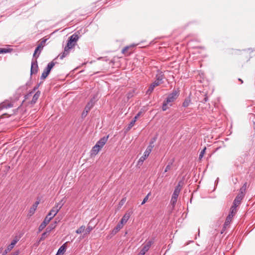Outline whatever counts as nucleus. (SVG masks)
Segmentation results:
<instances>
[{"instance_id":"nucleus-9","label":"nucleus","mask_w":255,"mask_h":255,"mask_svg":"<svg viewBox=\"0 0 255 255\" xmlns=\"http://www.w3.org/2000/svg\"><path fill=\"white\" fill-rule=\"evenodd\" d=\"M38 65L37 62L36 60H32L31 62V74H34L37 73L38 70Z\"/></svg>"},{"instance_id":"nucleus-47","label":"nucleus","mask_w":255,"mask_h":255,"mask_svg":"<svg viewBox=\"0 0 255 255\" xmlns=\"http://www.w3.org/2000/svg\"><path fill=\"white\" fill-rule=\"evenodd\" d=\"M13 255H17V253H15Z\"/></svg>"},{"instance_id":"nucleus-4","label":"nucleus","mask_w":255,"mask_h":255,"mask_svg":"<svg viewBox=\"0 0 255 255\" xmlns=\"http://www.w3.org/2000/svg\"><path fill=\"white\" fill-rule=\"evenodd\" d=\"M152 148V146L151 145L148 146L145 151L144 152L143 155L139 159L138 161V164L141 165L142 164L144 160L149 156L151 150Z\"/></svg>"},{"instance_id":"nucleus-27","label":"nucleus","mask_w":255,"mask_h":255,"mask_svg":"<svg viewBox=\"0 0 255 255\" xmlns=\"http://www.w3.org/2000/svg\"><path fill=\"white\" fill-rule=\"evenodd\" d=\"M172 163H173V162H170L168 163V165L166 166L165 169L162 173L163 175L166 172L171 170Z\"/></svg>"},{"instance_id":"nucleus-41","label":"nucleus","mask_w":255,"mask_h":255,"mask_svg":"<svg viewBox=\"0 0 255 255\" xmlns=\"http://www.w3.org/2000/svg\"><path fill=\"white\" fill-rule=\"evenodd\" d=\"M153 84L156 87L160 85L161 84L159 83L158 81L155 80L154 82H153Z\"/></svg>"},{"instance_id":"nucleus-28","label":"nucleus","mask_w":255,"mask_h":255,"mask_svg":"<svg viewBox=\"0 0 255 255\" xmlns=\"http://www.w3.org/2000/svg\"><path fill=\"white\" fill-rule=\"evenodd\" d=\"M36 207L32 205V206L30 208L29 213H28V216H31L33 214H34L35 210H36Z\"/></svg>"},{"instance_id":"nucleus-31","label":"nucleus","mask_w":255,"mask_h":255,"mask_svg":"<svg viewBox=\"0 0 255 255\" xmlns=\"http://www.w3.org/2000/svg\"><path fill=\"white\" fill-rule=\"evenodd\" d=\"M55 227V225H51L46 228L45 232H47V233L48 234Z\"/></svg>"},{"instance_id":"nucleus-10","label":"nucleus","mask_w":255,"mask_h":255,"mask_svg":"<svg viewBox=\"0 0 255 255\" xmlns=\"http://www.w3.org/2000/svg\"><path fill=\"white\" fill-rule=\"evenodd\" d=\"M51 221L50 218L49 217H46L44 219L43 222L41 224V225L39 227V231H41L42 230H43L46 225L49 223V222Z\"/></svg>"},{"instance_id":"nucleus-16","label":"nucleus","mask_w":255,"mask_h":255,"mask_svg":"<svg viewBox=\"0 0 255 255\" xmlns=\"http://www.w3.org/2000/svg\"><path fill=\"white\" fill-rule=\"evenodd\" d=\"M233 217H231V215H228L227 217L225 222L224 225V228L226 229L230 224L232 221Z\"/></svg>"},{"instance_id":"nucleus-40","label":"nucleus","mask_w":255,"mask_h":255,"mask_svg":"<svg viewBox=\"0 0 255 255\" xmlns=\"http://www.w3.org/2000/svg\"><path fill=\"white\" fill-rule=\"evenodd\" d=\"M128 48H129V47H128V46H127V47H125L122 50V53H124V54H126V52H127V51L128 50Z\"/></svg>"},{"instance_id":"nucleus-8","label":"nucleus","mask_w":255,"mask_h":255,"mask_svg":"<svg viewBox=\"0 0 255 255\" xmlns=\"http://www.w3.org/2000/svg\"><path fill=\"white\" fill-rule=\"evenodd\" d=\"M46 41V39H43V40H42L41 41L40 43L38 45V46L36 48V49H35V50L34 51V53L33 54V57H35L36 54L38 52V51H39L38 55L36 57V58H38V57L39 56V55L40 54V53L41 51L42 50V48H43V46H44Z\"/></svg>"},{"instance_id":"nucleus-25","label":"nucleus","mask_w":255,"mask_h":255,"mask_svg":"<svg viewBox=\"0 0 255 255\" xmlns=\"http://www.w3.org/2000/svg\"><path fill=\"white\" fill-rule=\"evenodd\" d=\"M123 227V225L121 223H119L116 227L114 228L113 231V232L115 234L117 233L119 230H120Z\"/></svg>"},{"instance_id":"nucleus-32","label":"nucleus","mask_w":255,"mask_h":255,"mask_svg":"<svg viewBox=\"0 0 255 255\" xmlns=\"http://www.w3.org/2000/svg\"><path fill=\"white\" fill-rule=\"evenodd\" d=\"M49 74V73H48L46 70H44L41 76V79L43 80L45 79L48 76Z\"/></svg>"},{"instance_id":"nucleus-36","label":"nucleus","mask_w":255,"mask_h":255,"mask_svg":"<svg viewBox=\"0 0 255 255\" xmlns=\"http://www.w3.org/2000/svg\"><path fill=\"white\" fill-rule=\"evenodd\" d=\"M206 147H205V148H204V149H203L201 151V152H200V155H199V157L200 159H201L203 157V155H204V153H205V150H206Z\"/></svg>"},{"instance_id":"nucleus-6","label":"nucleus","mask_w":255,"mask_h":255,"mask_svg":"<svg viewBox=\"0 0 255 255\" xmlns=\"http://www.w3.org/2000/svg\"><path fill=\"white\" fill-rule=\"evenodd\" d=\"M153 243V242L152 241L147 242L143 246L142 249L140 250L138 255H144L146 252L149 250Z\"/></svg>"},{"instance_id":"nucleus-23","label":"nucleus","mask_w":255,"mask_h":255,"mask_svg":"<svg viewBox=\"0 0 255 255\" xmlns=\"http://www.w3.org/2000/svg\"><path fill=\"white\" fill-rule=\"evenodd\" d=\"M55 65V63L53 61L51 62L50 63H48L46 68L45 69L48 73H50L51 69L54 67Z\"/></svg>"},{"instance_id":"nucleus-35","label":"nucleus","mask_w":255,"mask_h":255,"mask_svg":"<svg viewBox=\"0 0 255 255\" xmlns=\"http://www.w3.org/2000/svg\"><path fill=\"white\" fill-rule=\"evenodd\" d=\"M135 123V120H132L130 123H129V124L128 125V129H130L134 125Z\"/></svg>"},{"instance_id":"nucleus-24","label":"nucleus","mask_w":255,"mask_h":255,"mask_svg":"<svg viewBox=\"0 0 255 255\" xmlns=\"http://www.w3.org/2000/svg\"><path fill=\"white\" fill-rule=\"evenodd\" d=\"M236 208V206L232 205L230 208V211L229 215H231V217H233V216L235 215L237 212Z\"/></svg>"},{"instance_id":"nucleus-48","label":"nucleus","mask_w":255,"mask_h":255,"mask_svg":"<svg viewBox=\"0 0 255 255\" xmlns=\"http://www.w3.org/2000/svg\"><path fill=\"white\" fill-rule=\"evenodd\" d=\"M204 100H205V101H207V98H205L204 99Z\"/></svg>"},{"instance_id":"nucleus-30","label":"nucleus","mask_w":255,"mask_h":255,"mask_svg":"<svg viewBox=\"0 0 255 255\" xmlns=\"http://www.w3.org/2000/svg\"><path fill=\"white\" fill-rule=\"evenodd\" d=\"M163 76L162 75H159L156 77V81L159 83L162 84L163 83Z\"/></svg>"},{"instance_id":"nucleus-21","label":"nucleus","mask_w":255,"mask_h":255,"mask_svg":"<svg viewBox=\"0 0 255 255\" xmlns=\"http://www.w3.org/2000/svg\"><path fill=\"white\" fill-rule=\"evenodd\" d=\"M66 243L64 244L63 245L60 247V248L59 249L57 255H60V254H63L65 251H66V246L65 244Z\"/></svg>"},{"instance_id":"nucleus-17","label":"nucleus","mask_w":255,"mask_h":255,"mask_svg":"<svg viewBox=\"0 0 255 255\" xmlns=\"http://www.w3.org/2000/svg\"><path fill=\"white\" fill-rule=\"evenodd\" d=\"M79 38V37L78 35L76 33H74L69 38V40L72 42H74L75 43H76V42L78 41Z\"/></svg>"},{"instance_id":"nucleus-46","label":"nucleus","mask_w":255,"mask_h":255,"mask_svg":"<svg viewBox=\"0 0 255 255\" xmlns=\"http://www.w3.org/2000/svg\"><path fill=\"white\" fill-rule=\"evenodd\" d=\"M238 80H239V81H241V83H243V80H242V79H240V78H239Z\"/></svg>"},{"instance_id":"nucleus-18","label":"nucleus","mask_w":255,"mask_h":255,"mask_svg":"<svg viewBox=\"0 0 255 255\" xmlns=\"http://www.w3.org/2000/svg\"><path fill=\"white\" fill-rule=\"evenodd\" d=\"M101 148L99 147V145H95L92 148L91 150V154L94 155H96L98 152L100 151V150Z\"/></svg>"},{"instance_id":"nucleus-37","label":"nucleus","mask_w":255,"mask_h":255,"mask_svg":"<svg viewBox=\"0 0 255 255\" xmlns=\"http://www.w3.org/2000/svg\"><path fill=\"white\" fill-rule=\"evenodd\" d=\"M153 90H154V88L152 86H151V85H150L148 89L147 90V91L146 92V93L148 94H150V93H152V92L153 91Z\"/></svg>"},{"instance_id":"nucleus-11","label":"nucleus","mask_w":255,"mask_h":255,"mask_svg":"<svg viewBox=\"0 0 255 255\" xmlns=\"http://www.w3.org/2000/svg\"><path fill=\"white\" fill-rule=\"evenodd\" d=\"M244 196L238 194V195L236 196L233 202V205H234L235 206H236L237 207L241 204V201L244 198Z\"/></svg>"},{"instance_id":"nucleus-12","label":"nucleus","mask_w":255,"mask_h":255,"mask_svg":"<svg viewBox=\"0 0 255 255\" xmlns=\"http://www.w3.org/2000/svg\"><path fill=\"white\" fill-rule=\"evenodd\" d=\"M58 212L59 211L55 207H53L46 217H50V220H51V219L57 214Z\"/></svg>"},{"instance_id":"nucleus-45","label":"nucleus","mask_w":255,"mask_h":255,"mask_svg":"<svg viewBox=\"0 0 255 255\" xmlns=\"http://www.w3.org/2000/svg\"><path fill=\"white\" fill-rule=\"evenodd\" d=\"M151 86H152L154 88L156 87L153 84V83L150 85Z\"/></svg>"},{"instance_id":"nucleus-33","label":"nucleus","mask_w":255,"mask_h":255,"mask_svg":"<svg viewBox=\"0 0 255 255\" xmlns=\"http://www.w3.org/2000/svg\"><path fill=\"white\" fill-rule=\"evenodd\" d=\"M92 230H93L92 227H91L90 226H88L87 228L86 229L85 228V234H89Z\"/></svg>"},{"instance_id":"nucleus-1","label":"nucleus","mask_w":255,"mask_h":255,"mask_svg":"<svg viewBox=\"0 0 255 255\" xmlns=\"http://www.w3.org/2000/svg\"><path fill=\"white\" fill-rule=\"evenodd\" d=\"M178 96L179 93L176 91H174L170 94L167 98L166 100L163 103V111H166L168 108V107L167 106L168 105H169V106H171L172 105L170 103L174 102L178 98Z\"/></svg>"},{"instance_id":"nucleus-34","label":"nucleus","mask_w":255,"mask_h":255,"mask_svg":"<svg viewBox=\"0 0 255 255\" xmlns=\"http://www.w3.org/2000/svg\"><path fill=\"white\" fill-rule=\"evenodd\" d=\"M150 195V193H149L145 197V198L143 199L142 203H141V205H143L144 203H145L148 199V198H149V195Z\"/></svg>"},{"instance_id":"nucleus-5","label":"nucleus","mask_w":255,"mask_h":255,"mask_svg":"<svg viewBox=\"0 0 255 255\" xmlns=\"http://www.w3.org/2000/svg\"><path fill=\"white\" fill-rule=\"evenodd\" d=\"M95 103L94 99H91L90 101L87 104L85 109L82 113V117H86L88 113L90 111L91 108L94 106Z\"/></svg>"},{"instance_id":"nucleus-29","label":"nucleus","mask_w":255,"mask_h":255,"mask_svg":"<svg viewBox=\"0 0 255 255\" xmlns=\"http://www.w3.org/2000/svg\"><path fill=\"white\" fill-rule=\"evenodd\" d=\"M85 226H82L76 231V233L78 234H81L85 231Z\"/></svg>"},{"instance_id":"nucleus-44","label":"nucleus","mask_w":255,"mask_h":255,"mask_svg":"<svg viewBox=\"0 0 255 255\" xmlns=\"http://www.w3.org/2000/svg\"><path fill=\"white\" fill-rule=\"evenodd\" d=\"M2 250H3V249L2 248H0V255L1 254H2L3 252H2Z\"/></svg>"},{"instance_id":"nucleus-20","label":"nucleus","mask_w":255,"mask_h":255,"mask_svg":"<svg viewBox=\"0 0 255 255\" xmlns=\"http://www.w3.org/2000/svg\"><path fill=\"white\" fill-rule=\"evenodd\" d=\"M12 107V105L11 103H3L0 105V110L3 109H7Z\"/></svg>"},{"instance_id":"nucleus-42","label":"nucleus","mask_w":255,"mask_h":255,"mask_svg":"<svg viewBox=\"0 0 255 255\" xmlns=\"http://www.w3.org/2000/svg\"><path fill=\"white\" fill-rule=\"evenodd\" d=\"M7 52V50L5 49H1L0 50V53H6Z\"/></svg>"},{"instance_id":"nucleus-26","label":"nucleus","mask_w":255,"mask_h":255,"mask_svg":"<svg viewBox=\"0 0 255 255\" xmlns=\"http://www.w3.org/2000/svg\"><path fill=\"white\" fill-rule=\"evenodd\" d=\"M191 103V100L189 98H187L185 99L184 102L183 103V106L184 107H187L189 106L190 104Z\"/></svg>"},{"instance_id":"nucleus-15","label":"nucleus","mask_w":255,"mask_h":255,"mask_svg":"<svg viewBox=\"0 0 255 255\" xmlns=\"http://www.w3.org/2000/svg\"><path fill=\"white\" fill-rule=\"evenodd\" d=\"M40 92L37 91L33 96L32 99L30 102L31 104H34L40 96Z\"/></svg>"},{"instance_id":"nucleus-19","label":"nucleus","mask_w":255,"mask_h":255,"mask_svg":"<svg viewBox=\"0 0 255 255\" xmlns=\"http://www.w3.org/2000/svg\"><path fill=\"white\" fill-rule=\"evenodd\" d=\"M65 203V201L64 199H62L59 202L57 203L55 205V207L59 211L62 207L64 205Z\"/></svg>"},{"instance_id":"nucleus-14","label":"nucleus","mask_w":255,"mask_h":255,"mask_svg":"<svg viewBox=\"0 0 255 255\" xmlns=\"http://www.w3.org/2000/svg\"><path fill=\"white\" fill-rule=\"evenodd\" d=\"M130 217V214L129 213H126L122 218L120 223L122 224V225H124L129 219Z\"/></svg>"},{"instance_id":"nucleus-38","label":"nucleus","mask_w":255,"mask_h":255,"mask_svg":"<svg viewBox=\"0 0 255 255\" xmlns=\"http://www.w3.org/2000/svg\"><path fill=\"white\" fill-rule=\"evenodd\" d=\"M48 234L47 233V232H44L42 235H41V240H43L45 238V237L47 236Z\"/></svg>"},{"instance_id":"nucleus-3","label":"nucleus","mask_w":255,"mask_h":255,"mask_svg":"<svg viewBox=\"0 0 255 255\" xmlns=\"http://www.w3.org/2000/svg\"><path fill=\"white\" fill-rule=\"evenodd\" d=\"M181 189V188L180 185H177L175 188V190L174 191L173 194L171 199V203L173 207L174 206L175 204L177 202V198L180 192Z\"/></svg>"},{"instance_id":"nucleus-2","label":"nucleus","mask_w":255,"mask_h":255,"mask_svg":"<svg viewBox=\"0 0 255 255\" xmlns=\"http://www.w3.org/2000/svg\"><path fill=\"white\" fill-rule=\"evenodd\" d=\"M75 45L76 43L68 40L67 45L64 48V52L60 54L57 57H59L60 59H63L65 57L69 54L70 50L74 48Z\"/></svg>"},{"instance_id":"nucleus-22","label":"nucleus","mask_w":255,"mask_h":255,"mask_svg":"<svg viewBox=\"0 0 255 255\" xmlns=\"http://www.w3.org/2000/svg\"><path fill=\"white\" fill-rule=\"evenodd\" d=\"M247 188V183H245L243 186L240 188V193L238 194L242 196H245V193Z\"/></svg>"},{"instance_id":"nucleus-43","label":"nucleus","mask_w":255,"mask_h":255,"mask_svg":"<svg viewBox=\"0 0 255 255\" xmlns=\"http://www.w3.org/2000/svg\"><path fill=\"white\" fill-rule=\"evenodd\" d=\"M39 203V201H36L33 205L37 208Z\"/></svg>"},{"instance_id":"nucleus-39","label":"nucleus","mask_w":255,"mask_h":255,"mask_svg":"<svg viewBox=\"0 0 255 255\" xmlns=\"http://www.w3.org/2000/svg\"><path fill=\"white\" fill-rule=\"evenodd\" d=\"M141 112H138V113L134 117L133 120H135V121L136 122L138 118L141 115Z\"/></svg>"},{"instance_id":"nucleus-7","label":"nucleus","mask_w":255,"mask_h":255,"mask_svg":"<svg viewBox=\"0 0 255 255\" xmlns=\"http://www.w3.org/2000/svg\"><path fill=\"white\" fill-rule=\"evenodd\" d=\"M19 239L17 237L15 238L12 241L11 244L7 247V248L3 252L2 255H6L9 252H10L14 247L15 244L18 241Z\"/></svg>"},{"instance_id":"nucleus-13","label":"nucleus","mask_w":255,"mask_h":255,"mask_svg":"<svg viewBox=\"0 0 255 255\" xmlns=\"http://www.w3.org/2000/svg\"><path fill=\"white\" fill-rule=\"evenodd\" d=\"M108 138V136L107 137H103V138H101L96 143V145H99V147L102 148L103 146L106 143L107 140Z\"/></svg>"}]
</instances>
